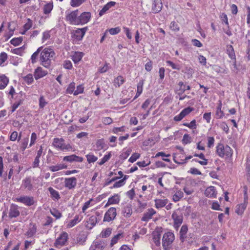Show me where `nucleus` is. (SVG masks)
<instances>
[{
    "instance_id": "obj_1",
    "label": "nucleus",
    "mask_w": 250,
    "mask_h": 250,
    "mask_svg": "<svg viewBox=\"0 0 250 250\" xmlns=\"http://www.w3.org/2000/svg\"><path fill=\"white\" fill-rule=\"evenodd\" d=\"M54 55L55 52L52 49L44 48L40 55L41 64L46 68H49L51 66L52 58Z\"/></svg>"
},
{
    "instance_id": "obj_2",
    "label": "nucleus",
    "mask_w": 250,
    "mask_h": 250,
    "mask_svg": "<svg viewBox=\"0 0 250 250\" xmlns=\"http://www.w3.org/2000/svg\"><path fill=\"white\" fill-rule=\"evenodd\" d=\"M216 152L221 158H223L225 156L230 157L232 155V149L231 147L227 145L225 146L223 144L220 143L217 145Z\"/></svg>"
},
{
    "instance_id": "obj_3",
    "label": "nucleus",
    "mask_w": 250,
    "mask_h": 250,
    "mask_svg": "<svg viewBox=\"0 0 250 250\" xmlns=\"http://www.w3.org/2000/svg\"><path fill=\"white\" fill-rule=\"evenodd\" d=\"M34 178L26 177L22 180L21 188L28 191L36 190L38 187L34 183Z\"/></svg>"
},
{
    "instance_id": "obj_4",
    "label": "nucleus",
    "mask_w": 250,
    "mask_h": 250,
    "mask_svg": "<svg viewBox=\"0 0 250 250\" xmlns=\"http://www.w3.org/2000/svg\"><path fill=\"white\" fill-rule=\"evenodd\" d=\"M52 146L62 151L69 150L72 148L70 144H65L64 140L62 138H54L52 143Z\"/></svg>"
},
{
    "instance_id": "obj_5",
    "label": "nucleus",
    "mask_w": 250,
    "mask_h": 250,
    "mask_svg": "<svg viewBox=\"0 0 250 250\" xmlns=\"http://www.w3.org/2000/svg\"><path fill=\"white\" fill-rule=\"evenodd\" d=\"M175 239L174 234L171 232L165 233L162 239V245L165 250H169L170 246Z\"/></svg>"
},
{
    "instance_id": "obj_6",
    "label": "nucleus",
    "mask_w": 250,
    "mask_h": 250,
    "mask_svg": "<svg viewBox=\"0 0 250 250\" xmlns=\"http://www.w3.org/2000/svg\"><path fill=\"white\" fill-rule=\"evenodd\" d=\"M172 218L174 221L173 227L177 230L182 224L183 217L182 213L178 211H175L172 214Z\"/></svg>"
},
{
    "instance_id": "obj_7",
    "label": "nucleus",
    "mask_w": 250,
    "mask_h": 250,
    "mask_svg": "<svg viewBox=\"0 0 250 250\" xmlns=\"http://www.w3.org/2000/svg\"><path fill=\"white\" fill-rule=\"evenodd\" d=\"M16 202L23 204L26 206H31L35 204L34 198L33 196L22 195L15 199Z\"/></svg>"
},
{
    "instance_id": "obj_8",
    "label": "nucleus",
    "mask_w": 250,
    "mask_h": 250,
    "mask_svg": "<svg viewBox=\"0 0 250 250\" xmlns=\"http://www.w3.org/2000/svg\"><path fill=\"white\" fill-rule=\"evenodd\" d=\"M79 11L76 10L66 16V20L71 24L79 25Z\"/></svg>"
},
{
    "instance_id": "obj_9",
    "label": "nucleus",
    "mask_w": 250,
    "mask_h": 250,
    "mask_svg": "<svg viewBox=\"0 0 250 250\" xmlns=\"http://www.w3.org/2000/svg\"><path fill=\"white\" fill-rule=\"evenodd\" d=\"M68 240V234L67 232L63 231L60 235V236L56 240L54 243V246L59 248L61 246L64 245Z\"/></svg>"
},
{
    "instance_id": "obj_10",
    "label": "nucleus",
    "mask_w": 250,
    "mask_h": 250,
    "mask_svg": "<svg viewBox=\"0 0 250 250\" xmlns=\"http://www.w3.org/2000/svg\"><path fill=\"white\" fill-rule=\"evenodd\" d=\"M116 215V209L115 208H110L105 213L104 218V221L110 222L114 219Z\"/></svg>"
},
{
    "instance_id": "obj_11",
    "label": "nucleus",
    "mask_w": 250,
    "mask_h": 250,
    "mask_svg": "<svg viewBox=\"0 0 250 250\" xmlns=\"http://www.w3.org/2000/svg\"><path fill=\"white\" fill-rule=\"evenodd\" d=\"M77 185V179L72 177L67 178L64 180V186L69 189L74 188Z\"/></svg>"
},
{
    "instance_id": "obj_12",
    "label": "nucleus",
    "mask_w": 250,
    "mask_h": 250,
    "mask_svg": "<svg viewBox=\"0 0 250 250\" xmlns=\"http://www.w3.org/2000/svg\"><path fill=\"white\" fill-rule=\"evenodd\" d=\"M19 207L15 204H12L9 211V217L10 218H16L20 215Z\"/></svg>"
},
{
    "instance_id": "obj_13",
    "label": "nucleus",
    "mask_w": 250,
    "mask_h": 250,
    "mask_svg": "<svg viewBox=\"0 0 250 250\" xmlns=\"http://www.w3.org/2000/svg\"><path fill=\"white\" fill-rule=\"evenodd\" d=\"M91 18V13L84 12L79 16V24H83L87 23Z\"/></svg>"
},
{
    "instance_id": "obj_14",
    "label": "nucleus",
    "mask_w": 250,
    "mask_h": 250,
    "mask_svg": "<svg viewBox=\"0 0 250 250\" xmlns=\"http://www.w3.org/2000/svg\"><path fill=\"white\" fill-rule=\"evenodd\" d=\"M156 213V211L153 208H148L147 211L144 213L143 216L141 219V221L148 222Z\"/></svg>"
},
{
    "instance_id": "obj_15",
    "label": "nucleus",
    "mask_w": 250,
    "mask_h": 250,
    "mask_svg": "<svg viewBox=\"0 0 250 250\" xmlns=\"http://www.w3.org/2000/svg\"><path fill=\"white\" fill-rule=\"evenodd\" d=\"M87 30V27H85L83 28H78L75 31L74 36L78 40L80 41L83 39Z\"/></svg>"
},
{
    "instance_id": "obj_16",
    "label": "nucleus",
    "mask_w": 250,
    "mask_h": 250,
    "mask_svg": "<svg viewBox=\"0 0 250 250\" xmlns=\"http://www.w3.org/2000/svg\"><path fill=\"white\" fill-rule=\"evenodd\" d=\"M162 7V2L161 0H154L152 7V10L153 13H158L161 10Z\"/></svg>"
},
{
    "instance_id": "obj_17",
    "label": "nucleus",
    "mask_w": 250,
    "mask_h": 250,
    "mask_svg": "<svg viewBox=\"0 0 250 250\" xmlns=\"http://www.w3.org/2000/svg\"><path fill=\"white\" fill-rule=\"evenodd\" d=\"M47 74V71L43 70L41 67H38L35 70L34 77L36 80H38L45 76Z\"/></svg>"
},
{
    "instance_id": "obj_18",
    "label": "nucleus",
    "mask_w": 250,
    "mask_h": 250,
    "mask_svg": "<svg viewBox=\"0 0 250 250\" xmlns=\"http://www.w3.org/2000/svg\"><path fill=\"white\" fill-rule=\"evenodd\" d=\"M205 194L206 196L209 198L215 197L216 191L215 187L210 186L207 188L205 191Z\"/></svg>"
},
{
    "instance_id": "obj_19",
    "label": "nucleus",
    "mask_w": 250,
    "mask_h": 250,
    "mask_svg": "<svg viewBox=\"0 0 250 250\" xmlns=\"http://www.w3.org/2000/svg\"><path fill=\"white\" fill-rule=\"evenodd\" d=\"M122 212L125 217H130L132 213L131 205L129 204L125 205L123 209Z\"/></svg>"
},
{
    "instance_id": "obj_20",
    "label": "nucleus",
    "mask_w": 250,
    "mask_h": 250,
    "mask_svg": "<svg viewBox=\"0 0 250 250\" xmlns=\"http://www.w3.org/2000/svg\"><path fill=\"white\" fill-rule=\"evenodd\" d=\"M188 230V226L186 225H183L180 230V239L182 242H184L187 238V233Z\"/></svg>"
},
{
    "instance_id": "obj_21",
    "label": "nucleus",
    "mask_w": 250,
    "mask_h": 250,
    "mask_svg": "<svg viewBox=\"0 0 250 250\" xmlns=\"http://www.w3.org/2000/svg\"><path fill=\"white\" fill-rule=\"evenodd\" d=\"M98 222V219L96 216H91L87 221L86 227L91 229L94 227Z\"/></svg>"
},
{
    "instance_id": "obj_22",
    "label": "nucleus",
    "mask_w": 250,
    "mask_h": 250,
    "mask_svg": "<svg viewBox=\"0 0 250 250\" xmlns=\"http://www.w3.org/2000/svg\"><path fill=\"white\" fill-rule=\"evenodd\" d=\"M155 202V206L157 208H163L166 206L168 200L167 199H155L154 200Z\"/></svg>"
},
{
    "instance_id": "obj_23",
    "label": "nucleus",
    "mask_w": 250,
    "mask_h": 250,
    "mask_svg": "<svg viewBox=\"0 0 250 250\" xmlns=\"http://www.w3.org/2000/svg\"><path fill=\"white\" fill-rule=\"evenodd\" d=\"M248 203V202H245L244 201L243 203L237 205L236 212L238 215L242 214L247 206Z\"/></svg>"
},
{
    "instance_id": "obj_24",
    "label": "nucleus",
    "mask_w": 250,
    "mask_h": 250,
    "mask_svg": "<svg viewBox=\"0 0 250 250\" xmlns=\"http://www.w3.org/2000/svg\"><path fill=\"white\" fill-rule=\"evenodd\" d=\"M48 190L50 193L51 197L54 200H58L60 198V196L58 191L56 190L52 187L48 188Z\"/></svg>"
},
{
    "instance_id": "obj_25",
    "label": "nucleus",
    "mask_w": 250,
    "mask_h": 250,
    "mask_svg": "<svg viewBox=\"0 0 250 250\" xmlns=\"http://www.w3.org/2000/svg\"><path fill=\"white\" fill-rule=\"evenodd\" d=\"M120 201V196L118 194H115L108 198V204H117Z\"/></svg>"
},
{
    "instance_id": "obj_26",
    "label": "nucleus",
    "mask_w": 250,
    "mask_h": 250,
    "mask_svg": "<svg viewBox=\"0 0 250 250\" xmlns=\"http://www.w3.org/2000/svg\"><path fill=\"white\" fill-rule=\"evenodd\" d=\"M67 166L64 164H60L55 166L49 167V169L52 172H55L61 169L66 168Z\"/></svg>"
},
{
    "instance_id": "obj_27",
    "label": "nucleus",
    "mask_w": 250,
    "mask_h": 250,
    "mask_svg": "<svg viewBox=\"0 0 250 250\" xmlns=\"http://www.w3.org/2000/svg\"><path fill=\"white\" fill-rule=\"evenodd\" d=\"M9 80L5 75L0 76V89H4L8 83Z\"/></svg>"
},
{
    "instance_id": "obj_28",
    "label": "nucleus",
    "mask_w": 250,
    "mask_h": 250,
    "mask_svg": "<svg viewBox=\"0 0 250 250\" xmlns=\"http://www.w3.org/2000/svg\"><path fill=\"white\" fill-rule=\"evenodd\" d=\"M103 245L101 242H94L91 245L89 250H102Z\"/></svg>"
},
{
    "instance_id": "obj_29",
    "label": "nucleus",
    "mask_w": 250,
    "mask_h": 250,
    "mask_svg": "<svg viewBox=\"0 0 250 250\" xmlns=\"http://www.w3.org/2000/svg\"><path fill=\"white\" fill-rule=\"evenodd\" d=\"M192 110H182V112L174 118V120L175 121H181L184 117L189 114Z\"/></svg>"
},
{
    "instance_id": "obj_30",
    "label": "nucleus",
    "mask_w": 250,
    "mask_h": 250,
    "mask_svg": "<svg viewBox=\"0 0 250 250\" xmlns=\"http://www.w3.org/2000/svg\"><path fill=\"white\" fill-rule=\"evenodd\" d=\"M127 177L128 176L125 175L123 179L115 182L113 186L111 188H120L124 186L125 184V181L126 180Z\"/></svg>"
},
{
    "instance_id": "obj_31",
    "label": "nucleus",
    "mask_w": 250,
    "mask_h": 250,
    "mask_svg": "<svg viewBox=\"0 0 250 250\" xmlns=\"http://www.w3.org/2000/svg\"><path fill=\"white\" fill-rule=\"evenodd\" d=\"M227 52L229 57L232 60H235V55L233 48L232 45H229L227 46Z\"/></svg>"
},
{
    "instance_id": "obj_32",
    "label": "nucleus",
    "mask_w": 250,
    "mask_h": 250,
    "mask_svg": "<svg viewBox=\"0 0 250 250\" xmlns=\"http://www.w3.org/2000/svg\"><path fill=\"white\" fill-rule=\"evenodd\" d=\"M86 158L88 163H93L98 160V157L95 156L92 153H89L86 155Z\"/></svg>"
},
{
    "instance_id": "obj_33",
    "label": "nucleus",
    "mask_w": 250,
    "mask_h": 250,
    "mask_svg": "<svg viewBox=\"0 0 250 250\" xmlns=\"http://www.w3.org/2000/svg\"><path fill=\"white\" fill-rule=\"evenodd\" d=\"M87 239V236L84 234H80L77 238V242L81 245H84Z\"/></svg>"
},
{
    "instance_id": "obj_34",
    "label": "nucleus",
    "mask_w": 250,
    "mask_h": 250,
    "mask_svg": "<svg viewBox=\"0 0 250 250\" xmlns=\"http://www.w3.org/2000/svg\"><path fill=\"white\" fill-rule=\"evenodd\" d=\"M161 234L159 232H155L153 234V240L155 245L157 246H160L161 242Z\"/></svg>"
},
{
    "instance_id": "obj_35",
    "label": "nucleus",
    "mask_w": 250,
    "mask_h": 250,
    "mask_svg": "<svg viewBox=\"0 0 250 250\" xmlns=\"http://www.w3.org/2000/svg\"><path fill=\"white\" fill-rule=\"evenodd\" d=\"M184 193L181 190H178L173 195L172 199L175 202L179 201L183 197Z\"/></svg>"
},
{
    "instance_id": "obj_36",
    "label": "nucleus",
    "mask_w": 250,
    "mask_h": 250,
    "mask_svg": "<svg viewBox=\"0 0 250 250\" xmlns=\"http://www.w3.org/2000/svg\"><path fill=\"white\" fill-rule=\"evenodd\" d=\"M124 81L125 80L124 78L121 76H119L115 79L114 81V85L116 87H120V85L124 83Z\"/></svg>"
},
{
    "instance_id": "obj_37",
    "label": "nucleus",
    "mask_w": 250,
    "mask_h": 250,
    "mask_svg": "<svg viewBox=\"0 0 250 250\" xmlns=\"http://www.w3.org/2000/svg\"><path fill=\"white\" fill-rule=\"evenodd\" d=\"M111 232L112 229L111 228H106V229L102 230L101 232L100 236L102 238H106L111 235Z\"/></svg>"
},
{
    "instance_id": "obj_38",
    "label": "nucleus",
    "mask_w": 250,
    "mask_h": 250,
    "mask_svg": "<svg viewBox=\"0 0 250 250\" xmlns=\"http://www.w3.org/2000/svg\"><path fill=\"white\" fill-rule=\"evenodd\" d=\"M42 47H40L38 48L37 50L32 54L31 58V62L32 63H34L35 62H36V60L38 57V55L40 52L42 51Z\"/></svg>"
},
{
    "instance_id": "obj_39",
    "label": "nucleus",
    "mask_w": 250,
    "mask_h": 250,
    "mask_svg": "<svg viewBox=\"0 0 250 250\" xmlns=\"http://www.w3.org/2000/svg\"><path fill=\"white\" fill-rule=\"evenodd\" d=\"M83 56V54L82 53L76 52L75 54L72 56V59L74 63H76L81 61Z\"/></svg>"
},
{
    "instance_id": "obj_40",
    "label": "nucleus",
    "mask_w": 250,
    "mask_h": 250,
    "mask_svg": "<svg viewBox=\"0 0 250 250\" xmlns=\"http://www.w3.org/2000/svg\"><path fill=\"white\" fill-rule=\"evenodd\" d=\"M178 84L180 86V88L178 90L179 94L183 93L186 90H189L190 89V86L189 85L186 86L182 82H179Z\"/></svg>"
},
{
    "instance_id": "obj_41",
    "label": "nucleus",
    "mask_w": 250,
    "mask_h": 250,
    "mask_svg": "<svg viewBox=\"0 0 250 250\" xmlns=\"http://www.w3.org/2000/svg\"><path fill=\"white\" fill-rule=\"evenodd\" d=\"M79 222V216L78 215H76L74 218L67 224V227L69 228H72Z\"/></svg>"
},
{
    "instance_id": "obj_42",
    "label": "nucleus",
    "mask_w": 250,
    "mask_h": 250,
    "mask_svg": "<svg viewBox=\"0 0 250 250\" xmlns=\"http://www.w3.org/2000/svg\"><path fill=\"white\" fill-rule=\"evenodd\" d=\"M144 84V80L140 81L137 84V91L136 97L139 96L142 92L143 86Z\"/></svg>"
},
{
    "instance_id": "obj_43",
    "label": "nucleus",
    "mask_w": 250,
    "mask_h": 250,
    "mask_svg": "<svg viewBox=\"0 0 250 250\" xmlns=\"http://www.w3.org/2000/svg\"><path fill=\"white\" fill-rule=\"evenodd\" d=\"M53 8L52 3H47L45 4L43 8V12L45 14H49L51 12Z\"/></svg>"
},
{
    "instance_id": "obj_44",
    "label": "nucleus",
    "mask_w": 250,
    "mask_h": 250,
    "mask_svg": "<svg viewBox=\"0 0 250 250\" xmlns=\"http://www.w3.org/2000/svg\"><path fill=\"white\" fill-rule=\"evenodd\" d=\"M111 152H109L107 154L105 155L104 156V157L102 159L101 161L98 162V164L101 166L104 164L106 162L108 161V160L111 158Z\"/></svg>"
},
{
    "instance_id": "obj_45",
    "label": "nucleus",
    "mask_w": 250,
    "mask_h": 250,
    "mask_svg": "<svg viewBox=\"0 0 250 250\" xmlns=\"http://www.w3.org/2000/svg\"><path fill=\"white\" fill-rule=\"evenodd\" d=\"M86 0H71L70 5L72 7H78L81 5Z\"/></svg>"
},
{
    "instance_id": "obj_46",
    "label": "nucleus",
    "mask_w": 250,
    "mask_h": 250,
    "mask_svg": "<svg viewBox=\"0 0 250 250\" xmlns=\"http://www.w3.org/2000/svg\"><path fill=\"white\" fill-rule=\"evenodd\" d=\"M21 138V133L20 134L19 137L18 136V132L16 131L13 132L10 136V140L12 141H15L18 138V140L19 141Z\"/></svg>"
},
{
    "instance_id": "obj_47",
    "label": "nucleus",
    "mask_w": 250,
    "mask_h": 250,
    "mask_svg": "<svg viewBox=\"0 0 250 250\" xmlns=\"http://www.w3.org/2000/svg\"><path fill=\"white\" fill-rule=\"evenodd\" d=\"M22 41V37L14 38L10 41V43L14 46H17L20 44L21 42Z\"/></svg>"
},
{
    "instance_id": "obj_48",
    "label": "nucleus",
    "mask_w": 250,
    "mask_h": 250,
    "mask_svg": "<svg viewBox=\"0 0 250 250\" xmlns=\"http://www.w3.org/2000/svg\"><path fill=\"white\" fill-rule=\"evenodd\" d=\"M75 88V83L74 82H72L69 84V85L66 89V92L67 93H69V94H71L73 92L74 93Z\"/></svg>"
},
{
    "instance_id": "obj_49",
    "label": "nucleus",
    "mask_w": 250,
    "mask_h": 250,
    "mask_svg": "<svg viewBox=\"0 0 250 250\" xmlns=\"http://www.w3.org/2000/svg\"><path fill=\"white\" fill-rule=\"evenodd\" d=\"M28 143V138H24L21 142V149L24 151L27 147Z\"/></svg>"
},
{
    "instance_id": "obj_50",
    "label": "nucleus",
    "mask_w": 250,
    "mask_h": 250,
    "mask_svg": "<svg viewBox=\"0 0 250 250\" xmlns=\"http://www.w3.org/2000/svg\"><path fill=\"white\" fill-rule=\"evenodd\" d=\"M121 235L122 234L121 233H118L112 238L110 243L111 247H112L114 245H115L118 242Z\"/></svg>"
},
{
    "instance_id": "obj_51",
    "label": "nucleus",
    "mask_w": 250,
    "mask_h": 250,
    "mask_svg": "<svg viewBox=\"0 0 250 250\" xmlns=\"http://www.w3.org/2000/svg\"><path fill=\"white\" fill-rule=\"evenodd\" d=\"M191 142V137L188 134L184 135L182 139V143L184 144H188Z\"/></svg>"
},
{
    "instance_id": "obj_52",
    "label": "nucleus",
    "mask_w": 250,
    "mask_h": 250,
    "mask_svg": "<svg viewBox=\"0 0 250 250\" xmlns=\"http://www.w3.org/2000/svg\"><path fill=\"white\" fill-rule=\"evenodd\" d=\"M140 154L137 153H134L132 154L131 156L129 158L128 161L130 163H133L139 158Z\"/></svg>"
},
{
    "instance_id": "obj_53",
    "label": "nucleus",
    "mask_w": 250,
    "mask_h": 250,
    "mask_svg": "<svg viewBox=\"0 0 250 250\" xmlns=\"http://www.w3.org/2000/svg\"><path fill=\"white\" fill-rule=\"evenodd\" d=\"M84 87L82 84L77 86V89L74 91V95H77L79 94L82 93L83 91Z\"/></svg>"
},
{
    "instance_id": "obj_54",
    "label": "nucleus",
    "mask_w": 250,
    "mask_h": 250,
    "mask_svg": "<svg viewBox=\"0 0 250 250\" xmlns=\"http://www.w3.org/2000/svg\"><path fill=\"white\" fill-rule=\"evenodd\" d=\"M51 213L52 215L56 218V219H59L62 217V214L58 210L53 209L51 210Z\"/></svg>"
},
{
    "instance_id": "obj_55",
    "label": "nucleus",
    "mask_w": 250,
    "mask_h": 250,
    "mask_svg": "<svg viewBox=\"0 0 250 250\" xmlns=\"http://www.w3.org/2000/svg\"><path fill=\"white\" fill-rule=\"evenodd\" d=\"M24 80L28 84H30L32 83L33 81V76L31 74H29L27 76L24 77Z\"/></svg>"
},
{
    "instance_id": "obj_56",
    "label": "nucleus",
    "mask_w": 250,
    "mask_h": 250,
    "mask_svg": "<svg viewBox=\"0 0 250 250\" xmlns=\"http://www.w3.org/2000/svg\"><path fill=\"white\" fill-rule=\"evenodd\" d=\"M32 26V21L30 19H27V22L24 25V29L25 31H27L29 30Z\"/></svg>"
},
{
    "instance_id": "obj_57",
    "label": "nucleus",
    "mask_w": 250,
    "mask_h": 250,
    "mask_svg": "<svg viewBox=\"0 0 250 250\" xmlns=\"http://www.w3.org/2000/svg\"><path fill=\"white\" fill-rule=\"evenodd\" d=\"M170 28L173 31H178L179 30V27L178 24L174 21H172L170 25Z\"/></svg>"
},
{
    "instance_id": "obj_58",
    "label": "nucleus",
    "mask_w": 250,
    "mask_h": 250,
    "mask_svg": "<svg viewBox=\"0 0 250 250\" xmlns=\"http://www.w3.org/2000/svg\"><path fill=\"white\" fill-rule=\"evenodd\" d=\"M130 152H131V150H127L125 152H123L120 156V159H122V160L126 159L128 157V156L130 155Z\"/></svg>"
},
{
    "instance_id": "obj_59",
    "label": "nucleus",
    "mask_w": 250,
    "mask_h": 250,
    "mask_svg": "<svg viewBox=\"0 0 250 250\" xmlns=\"http://www.w3.org/2000/svg\"><path fill=\"white\" fill-rule=\"evenodd\" d=\"M75 154H72L69 156H66L63 157V160L64 161H67L69 162H74Z\"/></svg>"
},
{
    "instance_id": "obj_60",
    "label": "nucleus",
    "mask_w": 250,
    "mask_h": 250,
    "mask_svg": "<svg viewBox=\"0 0 250 250\" xmlns=\"http://www.w3.org/2000/svg\"><path fill=\"white\" fill-rule=\"evenodd\" d=\"M121 31L120 27H117L115 28H112L109 29V32L111 35H116L119 33Z\"/></svg>"
},
{
    "instance_id": "obj_61",
    "label": "nucleus",
    "mask_w": 250,
    "mask_h": 250,
    "mask_svg": "<svg viewBox=\"0 0 250 250\" xmlns=\"http://www.w3.org/2000/svg\"><path fill=\"white\" fill-rule=\"evenodd\" d=\"M36 232V228L33 226L32 228H30V229L27 232V235L29 237H32L33 236Z\"/></svg>"
},
{
    "instance_id": "obj_62",
    "label": "nucleus",
    "mask_w": 250,
    "mask_h": 250,
    "mask_svg": "<svg viewBox=\"0 0 250 250\" xmlns=\"http://www.w3.org/2000/svg\"><path fill=\"white\" fill-rule=\"evenodd\" d=\"M214 138L213 137H208V146L209 148L212 147L214 143Z\"/></svg>"
},
{
    "instance_id": "obj_63",
    "label": "nucleus",
    "mask_w": 250,
    "mask_h": 250,
    "mask_svg": "<svg viewBox=\"0 0 250 250\" xmlns=\"http://www.w3.org/2000/svg\"><path fill=\"white\" fill-rule=\"evenodd\" d=\"M7 59V55L5 52L1 53L0 55V63L2 64Z\"/></svg>"
},
{
    "instance_id": "obj_64",
    "label": "nucleus",
    "mask_w": 250,
    "mask_h": 250,
    "mask_svg": "<svg viewBox=\"0 0 250 250\" xmlns=\"http://www.w3.org/2000/svg\"><path fill=\"white\" fill-rule=\"evenodd\" d=\"M246 169L248 172V175L250 177V154L247 157V161L246 163Z\"/></svg>"
}]
</instances>
